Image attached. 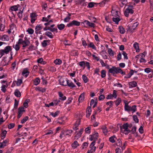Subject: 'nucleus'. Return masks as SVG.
<instances>
[{
	"label": "nucleus",
	"instance_id": "obj_25",
	"mask_svg": "<svg viewBox=\"0 0 153 153\" xmlns=\"http://www.w3.org/2000/svg\"><path fill=\"white\" fill-rule=\"evenodd\" d=\"M59 114L60 111H57L55 113H53V112H51L50 114L53 117H55Z\"/></svg>",
	"mask_w": 153,
	"mask_h": 153
},
{
	"label": "nucleus",
	"instance_id": "obj_64",
	"mask_svg": "<svg viewBox=\"0 0 153 153\" xmlns=\"http://www.w3.org/2000/svg\"><path fill=\"white\" fill-rule=\"evenodd\" d=\"M152 69L150 68H146L144 69L145 72L147 74L149 73L151 71Z\"/></svg>",
	"mask_w": 153,
	"mask_h": 153
},
{
	"label": "nucleus",
	"instance_id": "obj_29",
	"mask_svg": "<svg viewBox=\"0 0 153 153\" xmlns=\"http://www.w3.org/2000/svg\"><path fill=\"white\" fill-rule=\"evenodd\" d=\"M106 76V71L105 70H102L101 71V76L102 78H105Z\"/></svg>",
	"mask_w": 153,
	"mask_h": 153
},
{
	"label": "nucleus",
	"instance_id": "obj_58",
	"mask_svg": "<svg viewBox=\"0 0 153 153\" xmlns=\"http://www.w3.org/2000/svg\"><path fill=\"white\" fill-rule=\"evenodd\" d=\"M8 142V140L7 139L3 141V142L1 143L2 144H3V146L4 147H5L6 146V144Z\"/></svg>",
	"mask_w": 153,
	"mask_h": 153
},
{
	"label": "nucleus",
	"instance_id": "obj_11",
	"mask_svg": "<svg viewBox=\"0 0 153 153\" xmlns=\"http://www.w3.org/2000/svg\"><path fill=\"white\" fill-rule=\"evenodd\" d=\"M20 5L18 4L17 5H15L11 6L9 9V11H16L18 10V8L20 7Z\"/></svg>",
	"mask_w": 153,
	"mask_h": 153
},
{
	"label": "nucleus",
	"instance_id": "obj_50",
	"mask_svg": "<svg viewBox=\"0 0 153 153\" xmlns=\"http://www.w3.org/2000/svg\"><path fill=\"white\" fill-rule=\"evenodd\" d=\"M28 119V116H26L21 120V123L22 124L25 123Z\"/></svg>",
	"mask_w": 153,
	"mask_h": 153
},
{
	"label": "nucleus",
	"instance_id": "obj_22",
	"mask_svg": "<svg viewBox=\"0 0 153 153\" xmlns=\"http://www.w3.org/2000/svg\"><path fill=\"white\" fill-rule=\"evenodd\" d=\"M7 131L5 130L2 131L1 134V138L2 140H3L6 137Z\"/></svg>",
	"mask_w": 153,
	"mask_h": 153
},
{
	"label": "nucleus",
	"instance_id": "obj_15",
	"mask_svg": "<svg viewBox=\"0 0 153 153\" xmlns=\"http://www.w3.org/2000/svg\"><path fill=\"white\" fill-rule=\"evenodd\" d=\"M3 50L5 53L7 54L10 52V51H11L12 50L11 46H7L4 48V49Z\"/></svg>",
	"mask_w": 153,
	"mask_h": 153
},
{
	"label": "nucleus",
	"instance_id": "obj_60",
	"mask_svg": "<svg viewBox=\"0 0 153 153\" xmlns=\"http://www.w3.org/2000/svg\"><path fill=\"white\" fill-rule=\"evenodd\" d=\"M15 126V124L13 123H10L8 126V128L9 129H11L13 128Z\"/></svg>",
	"mask_w": 153,
	"mask_h": 153
},
{
	"label": "nucleus",
	"instance_id": "obj_41",
	"mask_svg": "<svg viewBox=\"0 0 153 153\" xmlns=\"http://www.w3.org/2000/svg\"><path fill=\"white\" fill-rule=\"evenodd\" d=\"M30 101L29 99L26 100L23 103L24 107L27 108L28 106V102Z\"/></svg>",
	"mask_w": 153,
	"mask_h": 153
},
{
	"label": "nucleus",
	"instance_id": "obj_49",
	"mask_svg": "<svg viewBox=\"0 0 153 153\" xmlns=\"http://www.w3.org/2000/svg\"><path fill=\"white\" fill-rule=\"evenodd\" d=\"M88 46L95 50H96V47L93 42H90Z\"/></svg>",
	"mask_w": 153,
	"mask_h": 153
},
{
	"label": "nucleus",
	"instance_id": "obj_8",
	"mask_svg": "<svg viewBox=\"0 0 153 153\" xmlns=\"http://www.w3.org/2000/svg\"><path fill=\"white\" fill-rule=\"evenodd\" d=\"M118 12L117 11H115V15H116L112 18L113 21L115 22L116 24H117L120 21V18L119 16L117 14Z\"/></svg>",
	"mask_w": 153,
	"mask_h": 153
},
{
	"label": "nucleus",
	"instance_id": "obj_9",
	"mask_svg": "<svg viewBox=\"0 0 153 153\" xmlns=\"http://www.w3.org/2000/svg\"><path fill=\"white\" fill-rule=\"evenodd\" d=\"M134 13V10L131 8H127L124 11V14L125 16L128 17L129 13L133 14Z\"/></svg>",
	"mask_w": 153,
	"mask_h": 153
},
{
	"label": "nucleus",
	"instance_id": "obj_24",
	"mask_svg": "<svg viewBox=\"0 0 153 153\" xmlns=\"http://www.w3.org/2000/svg\"><path fill=\"white\" fill-rule=\"evenodd\" d=\"M65 27V25L63 24H61L57 25V27L59 30H62L64 29Z\"/></svg>",
	"mask_w": 153,
	"mask_h": 153
},
{
	"label": "nucleus",
	"instance_id": "obj_47",
	"mask_svg": "<svg viewBox=\"0 0 153 153\" xmlns=\"http://www.w3.org/2000/svg\"><path fill=\"white\" fill-rule=\"evenodd\" d=\"M120 69V68L119 67H116L114 66V74H117L118 73V71H119Z\"/></svg>",
	"mask_w": 153,
	"mask_h": 153
},
{
	"label": "nucleus",
	"instance_id": "obj_23",
	"mask_svg": "<svg viewBox=\"0 0 153 153\" xmlns=\"http://www.w3.org/2000/svg\"><path fill=\"white\" fill-rule=\"evenodd\" d=\"M117 139V138L114 135L110 137L109 138V141L111 143H114L115 142V140Z\"/></svg>",
	"mask_w": 153,
	"mask_h": 153
},
{
	"label": "nucleus",
	"instance_id": "obj_6",
	"mask_svg": "<svg viewBox=\"0 0 153 153\" xmlns=\"http://www.w3.org/2000/svg\"><path fill=\"white\" fill-rule=\"evenodd\" d=\"M25 111L24 107L22 106L19 107L18 109L17 118L19 119L22 115L23 112Z\"/></svg>",
	"mask_w": 153,
	"mask_h": 153
},
{
	"label": "nucleus",
	"instance_id": "obj_16",
	"mask_svg": "<svg viewBox=\"0 0 153 153\" xmlns=\"http://www.w3.org/2000/svg\"><path fill=\"white\" fill-rule=\"evenodd\" d=\"M129 88H132L136 87L137 85V82L135 81H133L128 83Z\"/></svg>",
	"mask_w": 153,
	"mask_h": 153
},
{
	"label": "nucleus",
	"instance_id": "obj_17",
	"mask_svg": "<svg viewBox=\"0 0 153 153\" xmlns=\"http://www.w3.org/2000/svg\"><path fill=\"white\" fill-rule=\"evenodd\" d=\"M139 24V23L137 22H136L134 23L133 25L132 26L131 28H129V30L131 32L133 33L134 31V30L137 27Z\"/></svg>",
	"mask_w": 153,
	"mask_h": 153
},
{
	"label": "nucleus",
	"instance_id": "obj_3",
	"mask_svg": "<svg viewBox=\"0 0 153 153\" xmlns=\"http://www.w3.org/2000/svg\"><path fill=\"white\" fill-rule=\"evenodd\" d=\"M82 117V115L79 114L78 116V117L76 123H75V125L73 127V128L74 130H76L78 129V126L80 124V123Z\"/></svg>",
	"mask_w": 153,
	"mask_h": 153
},
{
	"label": "nucleus",
	"instance_id": "obj_55",
	"mask_svg": "<svg viewBox=\"0 0 153 153\" xmlns=\"http://www.w3.org/2000/svg\"><path fill=\"white\" fill-rule=\"evenodd\" d=\"M136 128L137 127L136 126L133 127L132 129L131 130V133L132 134H135L136 131Z\"/></svg>",
	"mask_w": 153,
	"mask_h": 153
},
{
	"label": "nucleus",
	"instance_id": "obj_7",
	"mask_svg": "<svg viewBox=\"0 0 153 153\" xmlns=\"http://www.w3.org/2000/svg\"><path fill=\"white\" fill-rule=\"evenodd\" d=\"M66 81L67 82V84L65 85L62 84V85L65 86H66L67 85L70 87L71 89H72L76 87V85H75L74 83L68 80L67 79H66Z\"/></svg>",
	"mask_w": 153,
	"mask_h": 153
},
{
	"label": "nucleus",
	"instance_id": "obj_2",
	"mask_svg": "<svg viewBox=\"0 0 153 153\" xmlns=\"http://www.w3.org/2000/svg\"><path fill=\"white\" fill-rule=\"evenodd\" d=\"M72 130H67L62 131L61 132L59 137L62 139V137H65L66 135H69V136H71V135H70V134L72 133Z\"/></svg>",
	"mask_w": 153,
	"mask_h": 153
},
{
	"label": "nucleus",
	"instance_id": "obj_21",
	"mask_svg": "<svg viewBox=\"0 0 153 153\" xmlns=\"http://www.w3.org/2000/svg\"><path fill=\"white\" fill-rule=\"evenodd\" d=\"M22 45L23 49H25V48L27 46H28L30 43V42L27 40L23 42Z\"/></svg>",
	"mask_w": 153,
	"mask_h": 153
},
{
	"label": "nucleus",
	"instance_id": "obj_48",
	"mask_svg": "<svg viewBox=\"0 0 153 153\" xmlns=\"http://www.w3.org/2000/svg\"><path fill=\"white\" fill-rule=\"evenodd\" d=\"M122 53L123 55L124 59H128V58L127 56V54L125 51H122Z\"/></svg>",
	"mask_w": 153,
	"mask_h": 153
},
{
	"label": "nucleus",
	"instance_id": "obj_39",
	"mask_svg": "<svg viewBox=\"0 0 153 153\" xmlns=\"http://www.w3.org/2000/svg\"><path fill=\"white\" fill-rule=\"evenodd\" d=\"M108 2V1L107 0H104L99 3V4L100 6L102 7L104 6L105 4L107 3Z\"/></svg>",
	"mask_w": 153,
	"mask_h": 153
},
{
	"label": "nucleus",
	"instance_id": "obj_32",
	"mask_svg": "<svg viewBox=\"0 0 153 153\" xmlns=\"http://www.w3.org/2000/svg\"><path fill=\"white\" fill-rule=\"evenodd\" d=\"M43 27L42 25L41 24L37 25L35 27V30L39 31L42 29Z\"/></svg>",
	"mask_w": 153,
	"mask_h": 153
},
{
	"label": "nucleus",
	"instance_id": "obj_12",
	"mask_svg": "<svg viewBox=\"0 0 153 153\" xmlns=\"http://www.w3.org/2000/svg\"><path fill=\"white\" fill-rule=\"evenodd\" d=\"M29 73L30 72L28 69L27 68H25L23 70L22 74V75L25 76V78H26L29 75Z\"/></svg>",
	"mask_w": 153,
	"mask_h": 153
},
{
	"label": "nucleus",
	"instance_id": "obj_42",
	"mask_svg": "<svg viewBox=\"0 0 153 153\" xmlns=\"http://www.w3.org/2000/svg\"><path fill=\"white\" fill-rule=\"evenodd\" d=\"M108 52L109 55L112 57H114V52L112 50L111 48H109L108 49Z\"/></svg>",
	"mask_w": 153,
	"mask_h": 153
},
{
	"label": "nucleus",
	"instance_id": "obj_10",
	"mask_svg": "<svg viewBox=\"0 0 153 153\" xmlns=\"http://www.w3.org/2000/svg\"><path fill=\"white\" fill-rule=\"evenodd\" d=\"M58 95L59 96V99L61 101H64L66 99V97L64 96L63 94L61 91L58 92Z\"/></svg>",
	"mask_w": 153,
	"mask_h": 153
},
{
	"label": "nucleus",
	"instance_id": "obj_44",
	"mask_svg": "<svg viewBox=\"0 0 153 153\" xmlns=\"http://www.w3.org/2000/svg\"><path fill=\"white\" fill-rule=\"evenodd\" d=\"M17 86H19L22 82V79H18L17 81H15Z\"/></svg>",
	"mask_w": 153,
	"mask_h": 153
},
{
	"label": "nucleus",
	"instance_id": "obj_27",
	"mask_svg": "<svg viewBox=\"0 0 153 153\" xmlns=\"http://www.w3.org/2000/svg\"><path fill=\"white\" fill-rule=\"evenodd\" d=\"M128 123H126L124 124L122 126H120V130L121 131V132H122V128H123L124 129H126L127 128H128Z\"/></svg>",
	"mask_w": 153,
	"mask_h": 153
},
{
	"label": "nucleus",
	"instance_id": "obj_59",
	"mask_svg": "<svg viewBox=\"0 0 153 153\" xmlns=\"http://www.w3.org/2000/svg\"><path fill=\"white\" fill-rule=\"evenodd\" d=\"M88 144L87 142H85L82 145V149H84V148H86L88 146Z\"/></svg>",
	"mask_w": 153,
	"mask_h": 153
},
{
	"label": "nucleus",
	"instance_id": "obj_54",
	"mask_svg": "<svg viewBox=\"0 0 153 153\" xmlns=\"http://www.w3.org/2000/svg\"><path fill=\"white\" fill-rule=\"evenodd\" d=\"M114 66H113L111 68L109 69L108 71V73H112L114 75Z\"/></svg>",
	"mask_w": 153,
	"mask_h": 153
},
{
	"label": "nucleus",
	"instance_id": "obj_57",
	"mask_svg": "<svg viewBox=\"0 0 153 153\" xmlns=\"http://www.w3.org/2000/svg\"><path fill=\"white\" fill-rule=\"evenodd\" d=\"M94 6L93 2H90L88 4L87 7L88 8H92Z\"/></svg>",
	"mask_w": 153,
	"mask_h": 153
},
{
	"label": "nucleus",
	"instance_id": "obj_38",
	"mask_svg": "<svg viewBox=\"0 0 153 153\" xmlns=\"http://www.w3.org/2000/svg\"><path fill=\"white\" fill-rule=\"evenodd\" d=\"M119 31L122 34H124L125 32V30L123 27H120L118 28Z\"/></svg>",
	"mask_w": 153,
	"mask_h": 153
},
{
	"label": "nucleus",
	"instance_id": "obj_30",
	"mask_svg": "<svg viewBox=\"0 0 153 153\" xmlns=\"http://www.w3.org/2000/svg\"><path fill=\"white\" fill-rule=\"evenodd\" d=\"M19 45V44H18V43L16 42V44L15 45H13V47L15 49L16 51H17L20 49Z\"/></svg>",
	"mask_w": 153,
	"mask_h": 153
},
{
	"label": "nucleus",
	"instance_id": "obj_56",
	"mask_svg": "<svg viewBox=\"0 0 153 153\" xmlns=\"http://www.w3.org/2000/svg\"><path fill=\"white\" fill-rule=\"evenodd\" d=\"M119 1L122 3L123 6L126 4L127 3V0H119Z\"/></svg>",
	"mask_w": 153,
	"mask_h": 153
},
{
	"label": "nucleus",
	"instance_id": "obj_40",
	"mask_svg": "<svg viewBox=\"0 0 153 153\" xmlns=\"http://www.w3.org/2000/svg\"><path fill=\"white\" fill-rule=\"evenodd\" d=\"M73 99L71 97H69L66 101L64 103V105L66 106L67 104H68L71 103Z\"/></svg>",
	"mask_w": 153,
	"mask_h": 153
},
{
	"label": "nucleus",
	"instance_id": "obj_63",
	"mask_svg": "<svg viewBox=\"0 0 153 153\" xmlns=\"http://www.w3.org/2000/svg\"><path fill=\"white\" fill-rule=\"evenodd\" d=\"M25 41H24L22 39H19L17 43L18 44L21 45L22 43H23V42Z\"/></svg>",
	"mask_w": 153,
	"mask_h": 153
},
{
	"label": "nucleus",
	"instance_id": "obj_52",
	"mask_svg": "<svg viewBox=\"0 0 153 153\" xmlns=\"http://www.w3.org/2000/svg\"><path fill=\"white\" fill-rule=\"evenodd\" d=\"M27 32L30 34H32L34 32V30L31 28H29L27 30Z\"/></svg>",
	"mask_w": 153,
	"mask_h": 153
},
{
	"label": "nucleus",
	"instance_id": "obj_53",
	"mask_svg": "<svg viewBox=\"0 0 153 153\" xmlns=\"http://www.w3.org/2000/svg\"><path fill=\"white\" fill-rule=\"evenodd\" d=\"M79 65L82 67H83L84 68L85 67V62L84 61H81L79 62Z\"/></svg>",
	"mask_w": 153,
	"mask_h": 153
},
{
	"label": "nucleus",
	"instance_id": "obj_35",
	"mask_svg": "<svg viewBox=\"0 0 153 153\" xmlns=\"http://www.w3.org/2000/svg\"><path fill=\"white\" fill-rule=\"evenodd\" d=\"M82 79L85 83H87L89 81L88 78L85 75H83L82 76Z\"/></svg>",
	"mask_w": 153,
	"mask_h": 153
},
{
	"label": "nucleus",
	"instance_id": "obj_46",
	"mask_svg": "<svg viewBox=\"0 0 153 153\" xmlns=\"http://www.w3.org/2000/svg\"><path fill=\"white\" fill-rule=\"evenodd\" d=\"M133 118L134 120L136 123H138L139 121L138 119V118L137 115H134L133 116Z\"/></svg>",
	"mask_w": 153,
	"mask_h": 153
},
{
	"label": "nucleus",
	"instance_id": "obj_1",
	"mask_svg": "<svg viewBox=\"0 0 153 153\" xmlns=\"http://www.w3.org/2000/svg\"><path fill=\"white\" fill-rule=\"evenodd\" d=\"M125 103L124 110L126 111L129 112L132 111V113H133L137 111V108L136 105H133L131 106L128 105V103H126V101L124 102Z\"/></svg>",
	"mask_w": 153,
	"mask_h": 153
},
{
	"label": "nucleus",
	"instance_id": "obj_4",
	"mask_svg": "<svg viewBox=\"0 0 153 153\" xmlns=\"http://www.w3.org/2000/svg\"><path fill=\"white\" fill-rule=\"evenodd\" d=\"M80 25V22L74 20L67 25V27H70L73 26H78Z\"/></svg>",
	"mask_w": 153,
	"mask_h": 153
},
{
	"label": "nucleus",
	"instance_id": "obj_13",
	"mask_svg": "<svg viewBox=\"0 0 153 153\" xmlns=\"http://www.w3.org/2000/svg\"><path fill=\"white\" fill-rule=\"evenodd\" d=\"M76 2L77 4H80L83 6H85L87 5L85 0H76Z\"/></svg>",
	"mask_w": 153,
	"mask_h": 153
},
{
	"label": "nucleus",
	"instance_id": "obj_36",
	"mask_svg": "<svg viewBox=\"0 0 153 153\" xmlns=\"http://www.w3.org/2000/svg\"><path fill=\"white\" fill-rule=\"evenodd\" d=\"M122 101L121 99L120 98H118L117 99L114 101L115 102L117 106Z\"/></svg>",
	"mask_w": 153,
	"mask_h": 153
},
{
	"label": "nucleus",
	"instance_id": "obj_37",
	"mask_svg": "<svg viewBox=\"0 0 153 153\" xmlns=\"http://www.w3.org/2000/svg\"><path fill=\"white\" fill-rule=\"evenodd\" d=\"M36 89L37 90H38L43 93L45 92L46 91V88H42V87H37Z\"/></svg>",
	"mask_w": 153,
	"mask_h": 153
},
{
	"label": "nucleus",
	"instance_id": "obj_62",
	"mask_svg": "<svg viewBox=\"0 0 153 153\" xmlns=\"http://www.w3.org/2000/svg\"><path fill=\"white\" fill-rule=\"evenodd\" d=\"M139 131L140 133L142 134L144 132L143 128L142 126H140L139 129Z\"/></svg>",
	"mask_w": 153,
	"mask_h": 153
},
{
	"label": "nucleus",
	"instance_id": "obj_18",
	"mask_svg": "<svg viewBox=\"0 0 153 153\" xmlns=\"http://www.w3.org/2000/svg\"><path fill=\"white\" fill-rule=\"evenodd\" d=\"M113 102L112 101H110L109 102H108L106 103V105H109V104H110V105L109 106V107L107 108H106V111H108L110 108H111L112 106L113 105Z\"/></svg>",
	"mask_w": 153,
	"mask_h": 153
},
{
	"label": "nucleus",
	"instance_id": "obj_19",
	"mask_svg": "<svg viewBox=\"0 0 153 153\" xmlns=\"http://www.w3.org/2000/svg\"><path fill=\"white\" fill-rule=\"evenodd\" d=\"M84 94L82 93L79 96L78 98V101L79 103L82 102L84 101Z\"/></svg>",
	"mask_w": 153,
	"mask_h": 153
},
{
	"label": "nucleus",
	"instance_id": "obj_26",
	"mask_svg": "<svg viewBox=\"0 0 153 153\" xmlns=\"http://www.w3.org/2000/svg\"><path fill=\"white\" fill-rule=\"evenodd\" d=\"M15 96L18 97H20L21 96V94L19 91L17 89H16L14 92Z\"/></svg>",
	"mask_w": 153,
	"mask_h": 153
},
{
	"label": "nucleus",
	"instance_id": "obj_14",
	"mask_svg": "<svg viewBox=\"0 0 153 153\" xmlns=\"http://www.w3.org/2000/svg\"><path fill=\"white\" fill-rule=\"evenodd\" d=\"M134 72L137 73V72L131 69L129 73L126 75L124 76V78L126 79L130 78L131 76L133 74Z\"/></svg>",
	"mask_w": 153,
	"mask_h": 153
},
{
	"label": "nucleus",
	"instance_id": "obj_34",
	"mask_svg": "<svg viewBox=\"0 0 153 153\" xmlns=\"http://www.w3.org/2000/svg\"><path fill=\"white\" fill-rule=\"evenodd\" d=\"M101 129L102 130L103 132L104 135H106L107 134V133L108 131L106 126H104Z\"/></svg>",
	"mask_w": 153,
	"mask_h": 153
},
{
	"label": "nucleus",
	"instance_id": "obj_45",
	"mask_svg": "<svg viewBox=\"0 0 153 153\" xmlns=\"http://www.w3.org/2000/svg\"><path fill=\"white\" fill-rule=\"evenodd\" d=\"M117 146H121L122 145V143L121 140L120 139H117L116 144Z\"/></svg>",
	"mask_w": 153,
	"mask_h": 153
},
{
	"label": "nucleus",
	"instance_id": "obj_5",
	"mask_svg": "<svg viewBox=\"0 0 153 153\" xmlns=\"http://www.w3.org/2000/svg\"><path fill=\"white\" fill-rule=\"evenodd\" d=\"M98 133L95 131L94 134L89 135V140L91 141L93 140H95L96 141V140L98 138Z\"/></svg>",
	"mask_w": 153,
	"mask_h": 153
},
{
	"label": "nucleus",
	"instance_id": "obj_20",
	"mask_svg": "<svg viewBox=\"0 0 153 153\" xmlns=\"http://www.w3.org/2000/svg\"><path fill=\"white\" fill-rule=\"evenodd\" d=\"M40 82V79L39 77H36L33 80V84L35 85H38Z\"/></svg>",
	"mask_w": 153,
	"mask_h": 153
},
{
	"label": "nucleus",
	"instance_id": "obj_61",
	"mask_svg": "<svg viewBox=\"0 0 153 153\" xmlns=\"http://www.w3.org/2000/svg\"><path fill=\"white\" fill-rule=\"evenodd\" d=\"M4 25L2 23H0V30L1 31H3L4 30Z\"/></svg>",
	"mask_w": 153,
	"mask_h": 153
},
{
	"label": "nucleus",
	"instance_id": "obj_33",
	"mask_svg": "<svg viewBox=\"0 0 153 153\" xmlns=\"http://www.w3.org/2000/svg\"><path fill=\"white\" fill-rule=\"evenodd\" d=\"M54 63L56 65H60L62 63V61L59 59H56L54 61Z\"/></svg>",
	"mask_w": 153,
	"mask_h": 153
},
{
	"label": "nucleus",
	"instance_id": "obj_31",
	"mask_svg": "<svg viewBox=\"0 0 153 153\" xmlns=\"http://www.w3.org/2000/svg\"><path fill=\"white\" fill-rule=\"evenodd\" d=\"M79 145L77 142L76 141H75L74 142L71 144V146L74 149H75Z\"/></svg>",
	"mask_w": 153,
	"mask_h": 153
},
{
	"label": "nucleus",
	"instance_id": "obj_43",
	"mask_svg": "<svg viewBox=\"0 0 153 153\" xmlns=\"http://www.w3.org/2000/svg\"><path fill=\"white\" fill-rule=\"evenodd\" d=\"M6 85H3L1 87V90L2 92H4V93H5L6 91V88L8 86V85L7 83H6Z\"/></svg>",
	"mask_w": 153,
	"mask_h": 153
},
{
	"label": "nucleus",
	"instance_id": "obj_51",
	"mask_svg": "<svg viewBox=\"0 0 153 153\" xmlns=\"http://www.w3.org/2000/svg\"><path fill=\"white\" fill-rule=\"evenodd\" d=\"M15 103L14 104V108L17 109L19 104V102L16 99L14 100Z\"/></svg>",
	"mask_w": 153,
	"mask_h": 153
},
{
	"label": "nucleus",
	"instance_id": "obj_28",
	"mask_svg": "<svg viewBox=\"0 0 153 153\" xmlns=\"http://www.w3.org/2000/svg\"><path fill=\"white\" fill-rule=\"evenodd\" d=\"M45 35L50 38L52 39L53 38V36L52 35V34L50 31L46 32L45 33Z\"/></svg>",
	"mask_w": 153,
	"mask_h": 153
}]
</instances>
